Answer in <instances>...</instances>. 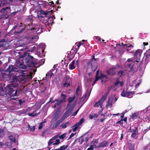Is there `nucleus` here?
I'll return each instance as SVG.
<instances>
[{"label": "nucleus", "instance_id": "1", "mask_svg": "<svg viewBox=\"0 0 150 150\" xmlns=\"http://www.w3.org/2000/svg\"><path fill=\"white\" fill-rule=\"evenodd\" d=\"M25 71L18 70L15 72V74L17 76H14L13 80L14 82H16L17 84L15 85H9L4 88V90L2 91L0 93L2 96L8 94L11 96H17V92L15 89V86L16 85H18L19 82L23 81L25 79L27 78H32V76L30 73L27 74L25 72Z\"/></svg>", "mask_w": 150, "mask_h": 150}, {"label": "nucleus", "instance_id": "2", "mask_svg": "<svg viewBox=\"0 0 150 150\" xmlns=\"http://www.w3.org/2000/svg\"><path fill=\"white\" fill-rule=\"evenodd\" d=\"M51 11H46L41 10L40 11V14L38 17L40 20L45 23H47L50 18L48 16L51 14Z\"/></svg>", "mask_w": 150, "mask_h": 150}, {"label": "nucleus", "instance_id": "3", "mask_svg": "<svg viewBox=\"0 0 150 150\" xmlns=\"http://www.w3.org/2000/svg\"><path fill=\"white\" fill-rule=\"evenodd\" d=\"M108 96V93H106L103 95L101 98L98 101V102H96L94 106L96 107H99L100 109V113L103 110L102 108V106L103 105V103L106 99Z\"/></svg>", "mask_w": 150, "mask_h": 150}, {"label": "nucleus", "instance_id": "4", "mask_svg": "<svg viewBox=\"0 0 150 150\" xmlns=\"http://www.w3.org/2000/svg\"><path fill=\"white\" fill-rule=\"evenodd\" d=\"M98 59H95L94 56H93L91 59V60L90 62L88 63V65L89 67L90 66L93 71H95L97 68V60Z\"/></svg>", "mask_w": 150, "mask_h": 150}, {"label": "nucleus", "instance_id": "5", "mask_svg": "<svg viewBox=\"0 0 150 150\" xmlns=\"http://www.w3.org/2000/svg\"><path fill=\"white\" fill-rule=\"evenodd\" d=\"M117 98L115 97L114 96H112L109 98L106 105V108L107 109L111 108L112 104L117 101Z\"/></svg>", "mask_w": 150, "mask_h": 150}, {"label": "nucleus", "instance_id": "6", "mask_svg": "<svg viewBox=\"0 0 150 150\" xmlns=\"http://www.w3.org/2000/svg\"><path fill=\"white\" fill-rule=\"evenodd\" d=\"M107 76H105L101 73H100L99 71H97L96 75V78L95 80L93 82V85H94L99 79H102V82L105 81L107 79Z\"/></svg>", "mask_w": 150, "mask_h": 150}, {"label": "nucleus", "instance_id": "7", "mask_svg": "<svg viewBox=\"0 0 150 150\" xmlns=\"http://www.w3.org/2000/svg\"><path fill=\"white\" fill-rule=\"evenodd\" d=\"M58 137L56 135L50 139L48 142V145L50 146L52 144L53 145L58 144L60 143V141L59 139H57Z\"/></svg>", "mask_w": 150, "mask_h": 150}, {"label": "nucleus", "instance_id": "8", "mask_svg": "<svg viewBox=\"0 0 150 150\" xmlns=\"http://www.w3.org/2000/svg\"><path fill=\"white\" fill-rule=\"evenodd\" d=\"M42 26L41 25H36L31 28L32 32H33L34 33H37L38 34L40 33L42 31Z\"/></svg>", "mask_w": 150, "mask_h": 150}, {"label": "nucleus", "instance_id": "9", "mask_svg": "<svg viewBox=\"0 0 150 150\" xmlns=\"http://www.w3.org/2000/svg\"><path fill=\"white\" fill-rule=\"evenodd\" d=\"M134 93L133 91L129 92L123 90L121 94V95L123 97H127L130 98L133 97Z\"/></svg>", "mask_w": 150, "mask_h": 150}, {"label": "nucleus", "instance_id": "10", "mask_svg": "<svg viewBox=\"0 0 150 150\" xmlns=\"http://www.w3.org/2000/svg\"><path fill=\"white\" fill-rule=\"evenodd\" d=\"M40 47H42V50L39 51V52L38 53V55L41 57H43L45 55L44 54V49L45 48V44L43 43H41L40 45Z\"/></svg>", "mask_w": 150, "mask_h": 150}, {"label": "nucleus", "instance_id": "11", "mask_svg": "<svg viewBox=\"0 0 150 150\" xmlns=\"http://www.w3.org/2000/svg\"><path fill=\"white\" fill-rule=\"evenodd\" d=\"M118 70V67H112L110 69L109 71H107L108 74L114 75Z\"/></svg>", "mask_w": 150, "mask_h": 150}, {"label": "nucleus", "instance_id": "12", "mask_svg": "<svg viewBox=\"0 0 150 150\" xmlns=\"http://www.w3.org/2000/svg\"><path fill=\"white\" fill-rule=\"evenodd\" d=\"M123 84V82L122 81H120L119 79H117L116 82L115 83V87L116 88H118L120 87H122Z\"/></svg>", "mask_w": 150, "mask_h": 150}, {"label": "nucleus", "instance_id": "13", "mask_svg": "<svg viewBox=\"0 0 150 150\" xmlns=\"http://www.w3.org/2000/svg\"><path fill=\"white\" fill-rule=\"evenodd\" d=\"M61 98H62V100H60L59 101H58L57 103H55V105L53 107L54 108H55L56 106L57 105H59L60 103H61L62 102H64L65 100L66 97V96L63 93H62L61 95Z\"/></svg>", "mask_w": 150, "mask_h": 150}, {"label": "nucleus", "instance_id": "14", "mask_svg": "<svg viewBox=\"0 0 150 150\" xmlns=\"http://www.w3.org/2000/svg\"><path fill=\"white\" fill-rule=\"evenodd\" d=\"M129 62L127 63L128 66L129 67H130L131 69H133V66L134 64L135 61H132V59H128L127 62Z\"/></svg>", "mask_w": 150, "mask_h": 150}, {"label": "nucleus", "instance_id": "15", "mask_svg": "<svg viewBox=\"0 0 150 150\" xmlns=\"http://www.w3.org/2000/svg\"><path fill=\"white\" fill-rule=\"evenodd\" d=\"M71 114V112L69 110H67L65 113L62 116L61 119L62 121L64 119L68 117Z\"/></svg>", "mask_w": 150, "mask_h": 150}, {"label": "nucleus", "instance_id": "16", "mask_svg": "<svg viewBox=\"0 0 150 150\" xmlns=\"http://www.w3.org/2000/svg\"><path fill=\"white\" fill-rule=\"evenodd\" d=\"M75 95H75L73 97H70L68 99L69 103L67 105V107H69V106L71 105L72 103L74 100L75 99Z\"/></svg>", "mask_w": 150, "mask_h": 150}, {"label": "nucleus", "instance_id": "17", "mask_svg": "<svg viewBox=\"0 0 150 150\" xmlns=\"http://www.w3.org/2000/svg\"><path fill=\"white\" fill-rule=\"evenodd\" d=\"M54 3L52 1L49 2H46L45 4H43V6H44L46 8H47L48 6H50L51 7L53 6Z\"/></svg>", "mask_w": 150, "mask_h": 150}, {"label": "nucleus", "instance_id": "18", "mask_svg": "<svg viewBox=\"0 0 150 150\" xmlns=\"http://www.w3.org/2000/svg\"><path fill=\"white\" fill-rule=\"evenodd\" d=\"M126 46V50L127 52H132V49L133 47L132 45H125V46Z\"/></svg>", "mask_w": 150, "mask_h": 150}, {"label": "nucleus", "instance_id": "19", "mask_svg": "<svg viewBox=\"0 0 150 150\" xmlns=\"http://www.w3.org/2000/svg\"><path fill=\"white\" fill-rule=\"evenodd\" d=\"M142 53V50H137L134 53V55L138 58L140 57Z\"/></svg>", "mask_w": 150, "mask_h": 150}, {"label": "nucleus", "instance_id": "20", "mask_svg": "<svg viewBox=\"0 0 150 150\" xmlns=\"http://www.w3.org/2000/svg\"><path fill=\"white\" fill-rule=\"evenodd\" d=\"M75 61L74 60L70 64L69 66V69L72 70L75 68V67L74 65Z\"/></svg>", "mask_w": 150, "mask_h": 150}, {"label": "nucleus", "instance_id": "21", "mask_svg": "<svg viewBox=\"0 0 150 150\" xmlns=\"http://www.w3.org/2000/svg\"><path fill=\"white\" fill-rule=\"evenodd\" d=\"M98 143V141L96 140H94L91 142V146L95 148L96 147V145Z\"/></svg>", "mask_w": 150, "mask_h": 150}, {"label": "nucleus", "instance_id": "22", "mask_svg": "<svg viewBox=\"0 0 150 150\" xmlns=\"http://www.w3.org/2000/svg\"><path fill=\"white\" fill-rule=\"evenodd\" d=\"M28 56L27 57V58L26 59V60H27V62L28 63L32 62V59L33 57L31 56H30L29 54H28Z\"/></svg>", "mask_w": 150, "mask_h": 150}, {"label": "nucleus", "instance_id": "23", "mask_svg": "<svg viewBox=\"0 0 150 150\" xmlns=\"http://www.w3.org/2000/svg\"><path fill=\"white\" fill-rule=\"evenodd\" d=\"M28 126L29 128L28 129H30V132H33L35 131V126L30 127L29 125H28Z\"/></svg>", "mask_w": 150, "mask_h": 150}, {"label": "nucleus", "instance_id": "24", "mask_svg": "<svg viewBox=\"0 0 150 150\" xmlns=\"http://www.w3.org/2000/svg\"><path fill=\"white\" fill-rule=\"evenodd\" d=\"M87 99H87L85 97V96L83 95L82 97L80 99V102L84 103L86 101Z\"/></svg>", "mask_w": 150, "mask_h": 150}, {"label": "nucleus", "instance_id": "25", "mask_svg": "<svg viewBox=\"0 0 150 150\" xmlns=\"http://www.w3.org/2000/svg\"><path fill=\"white\" fill-rule=\"evenodd\" d=\"M65 83H63V86L64 87H67L70 84V81H65Z\"/></svg>", "mask_w": 150, "mask_h": 150}, {"label": "nucleus", "instance_id": "26", "mask_svg": "<svg viewBox=\"0 0 150 150\" xmlns=\"http://www.w3.org/2000/svg\"><path fill=\"white\" fill-rule=\"evenodd\" d=\"M69 122H66L63 124L61 125V127L63 128H65L67 127L69 125Z\"/></svg>", "mask_w": 150, "mask_h": 150}, {"label": "nucleus", "instance_id": "27", "mask_svg": "<svg viewBox=\"0 0 150 150\" xmlns=\"http://www.w3.org/2000/svg\"><path fill=\"white\" fill-rule=\"evenodd\" d=\"M90 93L91 92L90 91H87L86 93L85 94L83 95L84 96H85V97L86 98H87V99H88L90 95Z\"/></svg>", "mask_w": 150, "mask_h": 150}, {"label": "nucleus", "instance_id": "28", "mask_svg": "<svg viewBox=\"0 0 150 150\" xmlns=\"http://www.w3.org/2000/svg\"><path fill=\"white\" fill-rule=\"evenodd\" d=\"M68 147V145H65L61 146L60 147V150H65L67 149Z\"/></svg>", "mask_w": 150, "mask_h": 150}, {"label": "nucleus", "instance_id": "29", "mask_svg": "<svg viewBox=\"0 0 150 150\" xmlns=\"http://www.w3.org/2000/svg\"><path fill=\"white\" fill-rule=\"evenodd\" d=\"M9 140L11 141L13 143L15 142V139L13 136H10L9 137Z\"/></svg>", "mask_w": 150, "mask_h": 150}, {"label": "nucleus", "instance_id": "30", "mask_svg": "<svg viewBox=\"0 0 150 150\" xmlns=\"http://www.w3.org/2000/svg\"><path fill=\"white\" fill-rule=\"evenodd\" d=\"M98 117V115L96 114H95L93 115H90L89 116V118L90 119H92L93 118L97 117Z\"/></svg>", "mask_w": 150, "mask_h": 150}, {"label": "nucleus", "instance_id": "31", "mask_svg": "<svg viewBox=\"0 0 150 150\" xmlns=\"http://www.w3.org/2000/svg\"><path fill=\"white\" fill-rule=\"evenodd\" d=\"M38 39V37L37 36H33L32 38V40L33 42H35L37 41Z\"/></svg>", "mask_w": 150, "mask_h": 150}, {"label": "nucleus", "instance_id": "32", "mask_svg": "<svg viewBox=\"0 0 150 150\" xmlns=\"http://www.w3.org/2000/svg\"><path fill=\"white\" fill-rule=\"evenodd\" d=\"M67 134L66 133L63 134L62 135L59 136V138L60 139H63L65 137H66Z\"/></svg>", "mask_w": 150, "mask_h": 150}, {"label": "nucleus", "instance_id": "33", "mask_svg": "<svg viewBox=\"0 0 150 150\" xmlns=\"http://www.w3.org/2000/svg\"><path fill=\"white\" fill-rule=\"evenodd\" d=\"M4 135V130L0 129V137H3Z\"/></svg>", "mask_w": 150, "mask_h": 150}, {"label": "nucleus", "instance_id": "34", "mask_svg": "<svg viewBox=\"0 0 150 150\" xmlns=\"http://www.w3.org/2000/svg\"><path fill=\"white\" fill-rule=\"evenodd\" d=\"M44 124L43 123V122H41L40 123L39 126L38 127V129H41L42 128V127L44 126Z\"/></svg>", "mask_w": 150, "mask_h": 150}, {"label": "nucleus", "instance_id": "35", "mask_svg": "<svg viewBox=\"0 0 150 150\" xmlns=\"http://www.w3.org/2000/svg\"><path fill=\"white\" fill-rule=\"evenodd\" d=\"M138 115L137 113H134L132 116V119H134L135 117H136Z\"/></svg>", "mask_w": 150, "mask_h": 150}, {"label": "nucleus", "instance_id": "36", "mask_svg": "<svg viewBox=\"0 0 150 150\" xmlns=\"http://www.w3.org/2000/svg\"><path fill=\"white\" fill-rule=\"evenodd\" d=\"M28 115L30 116L34 117L36 115V114L34 112L32 113H29L28 114Z\"/></svg>", "mask_w": 150, "mask_h": 150}, {"label": "nucleus", "instance_id": "37", "mask_svg": "<svg viewBox=\"0 0 150 150\" xmlns=\"http://www.w3.org/2000/svg\"><path fill=\"white\" fill-rule=\"evenodd\" d=\"M107 145V143L106 142H102L101 144V146L102 147H105Z\"/></svg>", "mask_w": 150, "mask_h": 150}, {"label": "nucleus", "instance_id": "38", "mask_svg": "<svg viewBox=\"0 0 150 150\" xmlns=\"http://www.w3.org/2000/svg\"><path fill=\"white\" fill-rule=\"evenodd\" d=\"M48 74H50V79L51 78L52 76L54 75L53 73L51 71H50L48 72Z\"/></svg>", "mask_w": 150, "mask_h": 150}, {"label": "nucleus", "instance_id": "39", "mask_svg": "<svg viewBox=\"0 0 150 150\" xmlns=\"http://www.w3.org/2000/svg\"><path fill=\"white\" fill-rule=\"evenodd\" d=\"M140 82L139 83H138L136 85V81H133V84L132 85V86H133L134 84H135L134 86H136V87H137V86H139V84Z\"/></svg>", "mask_w": 150, "mask_h": 150}, {"label": "nucleus", "instance_id": "40", "mask_svg": "<svg viewBox=\"0 0 150 150\" xmlns=\"http://www.w3.org/2000/svg\"><path fill=\"white\" fill-rule=\"evenodd\" d=\"M4 40H3L0 41V47H1L4 46V45L2 42H4Z\"/></svg>", "mask_w": 150, "mask_h": 150}, {"label": "nucleus", "instance_id": "41", "mask_svg": "<svg viewBox=\"0 0 150 150\" xmlns=\"http://www.w3.org/2000/svg\"><path fill=\"white\" fill-rule=\"evenodd\" d=\"M78 127L75 125L74 126V127L72 128L73 131L74 132H75L77 129Z\"/></svg>", "mask_w": 150, "mask_h": 150}, {"label": "nucleus", "instance_id": "42", "mask_svg": "<svg viewBox=\"0 0 150 150\" xmlns=\"http://www.w3.org/2000/svg\"><path fill=\"white\" fill-rule=\"evenodd\" d=\"M137 134V133H136V132H133L131 135V137L133 138H134L136 136V135Z\"/></svg>", "mask_w": 150, "mask_h": 150}, {"label": "nucleus", "instance_id": "43", "mask_svg": "<svg viewBox=\"0 0 150 150\" xmlns=\"http://www.w3.org/2000/svg\"><path fill=\"white\" fill-rule=\"evenodd\" d=\"M5 144L7 145V144L6 143H3L2 142H0V147H2Z\"/></svg>", "mask_w": 150, "mask_h": 150}, {"label": "nucleus", "instance_id": "44", "mask_svg": "<svg viewBox=\"0 0 150 150\" xmlns=\"http://www.w3.org/2000/svg\"><path fill=\"white\" fill-rule=\"evenodd\" d=\"M79 90H80V88H79V87H78L76 89V94L77 95L78 94V93L79 92Z\"/></svg>", "mask_w": 150, "mask_h": 150}, {"label": "nucleus", "instance_id": "45", "mask_svg": "<svg viewBox=\"0 0 150 150\" xmlns=\"http://www.w3.org/2000/svg\"><path fill=\"white\" fill-rule=\"evenodd\" d=\"M118 75L120 76L123 75V72L122 71H120L118 73Z\"/></svg>", "mask_w": 150, "mask_h": 150}, {"label": "nucleus", "instance_id": "46", "mask_svg": "<svg viewBox=\"0 0 150 150\" xmlns=\"http://www.w3.org/2000/svg\"><path fill=\"white\" fill-rule=\"evenodd\" d=\"M69 76H66V77L64 79V81H69Z\"/></svg>", "mask_w": 150, "mask_h": 150}, {"label": "nucleus", "instance_id": "47", "mask_svg": "<svg viewBox=\"0 0 150 150\" xmlns=\"http://www.w3.org/2000/svg\"><path fill=\"white\" fill-rule=\"evenodd\" d=\"M124 116V113H122V115L121 116V120L120 121H119L118 122L121 123V121H122V119L123 118Z\"/></svg>", "mask_w": 150, "mask_h": 150}, {"label": "nucleus", "instance_id": "48", "mask_svg": "<svg viewBox=\"0 0 150 150\" xmlns=\"http://www.w3.org/2000/svg\"><path fill=\"white\" fill-rule=\"evenodd\" d=\"M94 148L93 147L90 146V147L88 148L87 150H93Z\"/></svg>", "mask_w": 150, "mask_h": 150}, {"label": "nucleus", "instance_id": "49", "mask_svg": "<svg viewBox=\"0 0 150 150\" xmlns=\"http://www.w3.org/2000/svg\"><path fill=\"white\" fill-rule=\"evenodd\" d=\"M81 124L79 122H78L77 123L76 125H75V126L77 127L81 125Z\"/></svg>", "mask_w": 150, "mask_h": 150}, {"label": "nucleus", "instance_id": "50", "mask_svg": "<svg viewBox=\"0 0 150 150\" xmlns=\"http://www.w3.org/2000/svg\"><path fill=\"white\" fill-rule=\"evenodd\" d=\"M75 134H76V133H72L71 134L69 138L70 139L71 138H72V137H74V135Z\"/></svg>", "mask_w": 150, "mask_h": 150}, {"label": "nucleus", "instance_id": "51", "mask_svg": "<svg viewBox=\"0 0 150 150\" xmlns=\"http://www.w3.org/2000/svg\"><path fill=\"white\" fill-rule=\"evenodd\" d=\"M79 122L81 124V123H83L84 122V119L83 118H81L80 120V122Z\"/></svg>", "mask_w": 150, "mask_h": 150}, {"label": "nucleus", "instance_id": "52", "mask_svg": "<svg viewBox=\"0 0 150 150\" xmlns=\"http://www.w3.org/2000/svg\"><path fill=\"white\" fill-rule=\"evenodd\" d=\"M79 110H76L75 112H74L73 114L72 115L74 116H75L76 115L78 111Z\"/></svg>", "mask_w": 150, "mask_h": 150}, {"label": "nucleus", "instance_id": "53", "mask_svg": "<svg viewBox=\"0 0 150 150\" xmlns=\"http://www.w3.org/2000/svg\"><path fill=\"white\" fill-rule=\"evenodd\" d=\"M83 43L82 42H80L77 45L78 47H79L81 45H82L83 44Z\"/></svg>", "mask_w": 150, "mask_h": 150}, {"label": "nucleus", "instance_id": "54", "mask_svg": "<svg viewBox=\"0 0 150 150\" xmlns=\"http://www.w3.org/2000/svg\"><path fill=\"white\" fill-rule=\"evenodd\" d=\"M50 74H48V72L46 74V76L47 78H50Z\"/></svg>", "mask_w": 150, "mask_h": 150}, {"label": "nucleus", "instance_id": "55", "mask_svg": "<svg viewBox=\"0 0 150 150\" xmlns=\"http://www.w3.org/2000/svg\"><path fill=\"white\" fill-rule=\"evenodd\" d=\"M21 66H23V67H22V69H25L26 68V67L25 66L21 65Z\"/></svg>", "mask_w": 150, "mask_h": 150}, {"label": "nucleus", "instance_id": "56", "mask_svg": "<svg viewBox=\"0 0 150 150\" xmlns=\"http://www.w3.org/2000/svg\"><path fill=\"white\" fill-rule=\"evenodd\" d=\"M96 39H97L98 40V41H100L101 40V39L99 38V37H96Z\"/></svg>", "mask_w": 150, "mask_h": 150}, {"label": "nucleus", "instance_id": "57", "mask_svg": "<svg viewBox=\"0 0 150 150\" xmlns=\"http://www.w3.org/2000/svg\"><path fill=\"white\" fill-rule=\"evenodd\" d=\"M9 9V7H6L5 8H3V10H5L6 9Z\"/></svg>", "mask_w": 150, "mask_h": 150}, {"label": "nucleus", "instance_id": "58", "mask_svg": "<svg viewBox=\"0 0 150 150\" xmlns=\"http://www.w3.org/2000/svg\"><path fill=\"white\" fill-rule=\"evenodd\" d=\"M47 122L46 120V119H45L44 120V121L43 122H43V123L44 124V123H45Z\"/></svg>", "mask_w": 150, "mask_h": 150}, {"label": "nucleus", "instance_id": "59", "mask_svg": "<svg viewBox=\"0 0 150 150\" xmlns=\"http://www.w3.org/2000/svg\"><path fill=\"white\" fill-rule=\"evenodd\" d=\"M79 63V62L78 61V60H77V61H76V64H77V67L78 66Z\"/></svg>", "mask_w": 150, "mask_h": 150}, {"label": "nucleus", "instance_id": "60", "mask_svg": "<svg viewBox=\"0 0 150 150\" xmlns=\"http://www.w3.org/2000/svg\"><path fill=\"white\" fill-rule=\"evenodd\" d=\"M149 107H148L147 108H146L145 110H144L143 111H144V112H146V111L147 110V109Z\"/></svg>", "mask_w": 150, "mask_h": 150}, {"label": "nucleus", "instance_id": "61", "mask_svg": "<svg viewBox=\"0 0 150 150\" xmlns=\"http://www.w3.org/2000/svg\"><path fill=\"white\" fill-rule=\"evenodd\" d=\"M105 120V119H102L100 120V121L101 122H103L104 120Z\"/></svg>", "mask_w": 150, "mask_h": 150}, {"label": "nucleus", "instance_id": "62", "mask_svg": "<svg viewBox=\"0 0 150 150\" xmlns=\"http://www.w3.org/2000/svg\"><path fill=\"white\" fill-rule=\"evenodd\" d=\"M127 120V118H125L124 119H122V121H124L125 122Z\"/></svg>", "mask_w": 150, "mask_h": 150}, {"label": "nucleus", "instance_id": "63", "mask_svg": "<svg viewBox=\"0 0 150 150\" xmlns=\"http://www.w3.org/2000/svg\"><path fill=\"white\" fill-rule=\"evenodd\" d=\"M120 115V114L119 113H118L117 114H114L113 115Z\"/></svg>", "mask_w": 150, "mask_h": 150}, {"label": "nucleus", "instance_id": "64", "mask_svg": "<svg viewBox=\"0 0 150 150\" xmlns=\"http://www.w3.org/2000/svg\"><path fill=\"white\" fill-rule=\"evenodd\" d=\"M55 150H60V148L55 149Z\"/></svg>", "mask_w": 150, "mask_h": 150}]
</instances>
